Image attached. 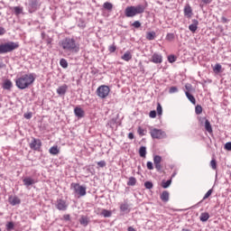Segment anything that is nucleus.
Returning a JSON list of instances; mask_svg holds the SVG:
<instances>
[{
	"mask_svg": "<svg viewBox=\"0 0 231 231\" xmlns=\"http://www.w3.org/2000/svg\"><path fill=\"white\" fill-rule=\"evenodd\" d=\"M60 46H61L62 50H64L65 53H79L80 51V45L75 41L73 38H65L60 42Z\"/></svg>",
	"mask_w": 231,
	"mask_h": 231,
	"instance_id": "f257e3e1",
	"label": "nucleus"
},
{
	"mask_svg": "<svg viewBox=\"0 0 231 231\" xmlns=\"http://www.w3.org/2000/svg\"><path fill=\"white\" fill-rule=\"evenodd\" d=\"M35 82V77L33 74H25L18 78L15 81L16 87L19 89H26L29 86H32V83Z\"/></svg>",
	"mask_w": 231,
	"mask_h": 231,
	"instance_id": "f03ea898",
	"label": "nucleus"
},
{
	"mask_svg": "<svg viewBox=\"0 0 231 231\" xmlns=\"http://www.w3.org/2000/svg\"><path fill=\"white\" fill-rule=\"evenodd\" d=\"M145 12V8L143 5H137V6H127L125 10V15L126 17H134L138 15V14H143Z\"/></svg>",
	"mask_w": 231,
	"mask_h": 231,
	"instance_id": "7ed1b4c3",
	"label": "nucleus"
},
{
	"mask_svg": "<svg viewBox=\"0 0 231 231\" xmlns=\"http://www.w3.org/2000/svg\"><path fill=\"white\" fill-rule=\"evenodd\" d=\"M17 48H19V42H8L2 43L0 44V54L10 53V51H14V50H17Z\"/></svg>",
	"mask_w": 231,
	"mask_h": 231,
	"instance_id": "20e7f679",
	"label": "nucleus"
},
{
	"mask_svg": "<svg viewBox=\"0 0 231 231\" xmlns=\"http://www.w3.org/2000/svg\"><path fill=\"white\" fill-rule=\"evenodd\" d=\"M150 134L154 140H163V138H167L165 131L158 128H152L150 130Z\"/></svg>",
	"mask_w": 231,
	"mask_h": 231,
	"instance_id": "39448f33",
	"label": "nucleus"
},
{
	"mask_svg": "<svg viewBox=\"0 0 231 231\" xmlns=\"http://www.w3.org/2000/svg\"><path fill=\"white\" fill-rule=\"evenodd\" d=\"M70 189L74 190L75 194H78L79 197L86 196V187L80 186L79 183L72 182L70 184Z\"/></svg>",
	"mask_w": 231,
	"mask_h": 231,
	"instance_id": "423d86ee",
	"label": "nucleus"
},
{
	"mask_svg": "<svg viewBox=\"0 0 231 231\" xmlns=\"http://www.w3.org/2000/svg\"><path fill=\"white\" fill-rule=\"evenodd\" d=\"M109 91H111L109 87L102 85L97 89V95L99 98H106L109 95Z\"/></svg>",
	"mask_w": 231,
	"mask_h": 231,
	"instance_id": "0eeeda50",
	"label": "nucleus"
},
{
	"mask_svg": "<svg viewBox=\"0 0 231 231\" xmlns=\"http://www.w3.org/2000/svg\"><path fill=\"white\" fill-rule=\"evenodd\" d=\"M42 146V142L40 139L32 138L30 143V147L32 151H39Z\"/></svg>",
	"mask_w": 231,
	"mask_h": 231,
	"instance_id": "6e6552de",
	"label": "nucleus"
},
{
	"mask_svg": "<svg viewBox=\"0 0 231 231\" xmlns=\"http://www.w3.org/2000/svg\"><path fill=\"white\" fill-rule=\"evenodd\" d=\"M39 3L37 0H28L27 8L30 12V14H33V12L37 11V6Z\"/></svg>",
	"mask_w": 231,
	"mask_h": 231,
	"instance_id": "1a4fd4ad",
	"label": "nucleus"
},
{
	"mask_svg": "<svg viewBox=\"0 0 231 231\" xmlns=\"http://www.w3.org/2000/svg\"><path fill=\"white\" fill-rule=\"evenodd\" d=\"M150 61L153 62V64H162V62H163V56L160 53L154 52Z\"/></svg>",
	"mask_w": 231,
	"mask_h": 231,
	"instance_id": "9d476101",
	"label": "nucleus"
},
{
	"mask_svg": "<svg viewBox=\"0 0 231 231\" xmlns=\"http://www.w3.org/2000/svg\"><path fill=\"white\" fill-rule=\"evenodd\" d=\"M56 208L58 210H68V204L66 203V200L64 199H58L56 202Z\"/></svg>",
	"mask_w": 231,
	"mask_h": 231,
	"instance_id": "9b49d317",
	"label": "nucleus"
},
{
	"mask_svg": "<svg viewBox=\"0 0 231 231\" xmlns=\"http://www.w3.org/2000/svg\"><path fill=\"white\" fill-rule=\"evenodd\" d=\"M153 163L155 165L156 171L160 172V171H162V156L155 155L153 157Z\"/></svg>",
	"mask_w": 231,
	"mask_h": 231,
	"instance_id": "f8f14e48",
	"label": "nucleus"
},
{
	"mask_svg": "<svg viewBox=\"0 0 231 231\" xmlns=\"http://www.w3.org/2000/svg\"><path fill=\"white\" fill-rule=\"evenodd\" d=\"M68 92V85L64 84L57 88V94L60 95V97H64L66 93Z\"/></svg>",
	"mask_w": 231,
	"mask_h": 231,
	"instance_id": "ddd939ff",
	"label": "nucleus"
},
{
	"mask_svg": "<svg viewBox=\"0 0 231 231\" xmlns=\"http://www.w3.org/2000/svg\"><path fill=\"white\" fill-rule=\"evenodd\" d=\"M23 182L26 188L31 187V185H35V180H33L32 177L24 178Z\"/></svg>",
	"mask_w": 231,
	"mask_h": 231,
	"instance_id": "4468645a",
	"label": "nucleus"
},
{
	"mask_svg": "<svg viewBox=\"0 0 231 231\" xmlns=\"http://www.w3.org/2000/svg\"><path fill=\"white\" fill-rule=\"evenodd\" d=\"M74 114L78 118H84L85 112L81 107L77 106L74 108Z\"/></svg>",
	"mask_w": 231,
	"mask_h": 231,
	"instance_id": "2eb2a0df",
	"label": "nucleus"
},
{
	"mask_svg": "<svg viewBox=\"0 0 231 231\" xmlns=\"http://www.w3.org/2000/svg\"><path fill=\"white\" fill-rule=\"evenodd\" d=\"M200 122H201V124H203V122L205 123V129H206V131H208V133H212V125H210V121H208V119L203 117L200 120Z\"/></svg>",
	"mask_w": 231,
	"mask_h": 231,
	"instance_id": "dca6fc26",
	"label": "nucleus"
},
{
	"mask_svg": "<svg viewBox=\"0 0 231 231\" xmlns=\"http://www.w3.org/2000/svg\"><path fill=\"white\" fill-rule=\"evenodd\" d=\"M9 203L13 207H15V205H21V199L18 197H11L9 198Z\"/></svg>",
	"mask_w": 231,
	"mask_h": 231,
	"instance_id": "f3484780",
	"label": "nucleus"
},
{
	"mask_svg": "<svg viewBox=\"0 0 231 231\" xmlns=\"http://www.w3.org/2000/svg\"><path fill=\"white\" fill-rule=\"evenodd\" d=\"M199 24V22H198V20L196 19L192 20V23L189 26V30H190L192 33L196 32V30H198Z\"/></svg>",
	"mask_w": 231,
	"mask_h": 231,
	"instance_id": "a211bd4d",
	"label": "nucleus"
},
{
	"mask_svg": "<svg viewBox=\"0 0 231 231\" xmlns=\"http://www.w3.org/2000/svg\"><path fill=\"white\" fill-rule=\"evenodd\" d=\"M184 15L186 17H192V7H190V5H186L184 7Z\"/></svg>",
	"mask_w": 231,
	"mask_h": 231,
	"instance_id": "6ab92c4d",
	"label": "nucleus"
},
{
	"mask_svg": "<svg viewBox=\"0 0 231 231\" xmlns=\"http://www.w3.org/2000/svg\"><path fill=\"white\" fill-rule=\"evenodd\" d=\"M79 223L82 226H88V225H89V218L86 216H82L79 219Z\"/></svg>",
	"mask_w": 231,
	"mask_h": 231,
	"instance_id": "aec40b11",
	"label": "nucleus"
},
{
	"mask_svg": "<svg viewBox=\"0 0 231 231\" xmlns=\"http://www.w3.org/2000/svg\"><path fill=\"white\" fill-rule=\"evenodd\" d=\"M13 86L14 85L12 84V81L10 79H6V80H5V82L3 84V89L10 90V89H12Z\"/></svg>",
	"mask_w": 231,
	"mask_h": 231,
	"instance_id": "412c9836",
	"label": "nucleus"
},
{
	"mask_svg": "<svg viewBox=\"0 0 231 231\" xmlns=\"http://www.w3.org/2000/svg\"><path fill=\"white\" fill-rule=\"evenodd\" d=\"M210 218V215L207 212L201 213L199 219L200 221H202V223H206V221H208V219Z\"/></svg>",
	"mask_w": 231,
	"mask_h": 231,
	"instance_id": "4be33fe9",
	"label": "nucleus"
},
{
	"mask_svg": "<svg viewBox=\"0 0 231 231\" xmlns=\"http://www.w3.org/2000/svg\"><path fill=\"white\" fill-rule=\"evenodd\" d=\"M121 59L123 60H125V62H129V60H131V59H133V55L131 54V52L126 51L122 57Z\"/></svg>",
	"mask_w": 231,
	"mask_h": 231,
	"instance_id": "5701e85b",
	"label": "nucleus"
},
{
	"mask_svg": "<svg viewBox=\"0 0 231 231\" xmlns=\"http://www.w3.org/2000/svg\"><path fill=\"white\" fill-rule=\"evenodd\" d=\"M185 95L187 98L189 100V102H191V104H194V106H196V97H194V96H192V94H190L189 91H186Z\"/></svg>",
	"mask_w": 231,
	"mask_h": 231,
	"instance_id": "b1692460",
	"label": "nucleus"
},
{
	"mask_svg": "<svg viewBox=\"0 0 231 231\" xmlns=\"http://www.w3.org/2000/svg\"><path fill=\"white\" fill-rule=\"evenodd\" d=\"M161 199L164 203H167V201H169V191H162V193L161 194Z\"/></svg>",
	"mask_w": 231,
	"mask_h": 231,
	"instance_id": "393cba45",
	"label": "nucleus"
},
{
	"mask_svg": "<svg viewBox=\"0 0 231 231\" xmlns=\"http://www.w3.org/2000/svg\"><path fill=\"white\" fill-rule=\"evenodd\" d=\"M103 8L105 10H107V12H113V4H111L109 2H105L103 4Z\"/></svg>",
	"mask_w": 231,
	"mask_h": 231,
	"instance_id": "a878e982",
	"label": "nucleus"
},
{
	"mask_svg": "<svg viewBox=\"0 0 231 231\" xmlns=\"http://www.w3.org/2000/svg\"><path fill=\"white\" fill-rule=\"evenodd\" d=\"M50 154H53L54 156L59 154L60 151L59 150V146H52L49 150Z\"/></svg>",
	"mask_w": 231,
	"mask_h": 231,
	"instance_id": "bb28decb",
	"label": "nucleus"
},
{
	"mask_svg": "<svg viewBox=\"0 0 231 231\" xmlns=\"http://www.w3.org/2000/svg\"><path fill=\"white\" fill-rule=\"evenodd\" d=\"M139 154L141 158H145L147 155V148L145 146H141L139 149Z\"/></svg>",
	"mask_w": 231,
	"mask_h": 231,
	"instance_id": "cd10ccee",
	"label": "nucleus"
},
{
	"mask_svg": "<svg viewBox=\"0 0 231 231\" xmlns=\"http://www.w3.org/2000/svg\"><path fill=\"white\" fill-rule=\"evenodd\" d=\"M121 212H129V204L127 202H124L120 205Z\"/></svg>",
	"mask_w": 231,
	"mask_h": 231,
	"instance_id": "c85d7f7f",
	"label": "nucleus"
},
{
	"mask_svg": "<svg viewBox=\"0 0 231 231\" xmlns=\"http://www.w3.org/2000/svg\"><path fill=\"white\" fill-rule=\"evenodd\" d=\"M155 37H156V32H149L146 34V39L148 41H154Z\"/></svg>",
	"mask_w": 231,
	"mask_h": 231,
	"instance_id": "c756f323",
	"label": "nucleus"
},
{
	"mask_svg": "<svg viewBox=\"0 0 231 231\" xmlns=\"http://www.w3.org/2000/svg\"><path fill=\"white\" fill-rule=\"evenodd\" d=\"M127 185H128V187H134V185H136V178L130 177L128 179Z\"/></svg>",
	"mask_w": 231,
	"mask_h": 231,
	"instance_id": "7c9ffc66",
	"label": "nucleus"
},
{
	"mask_svg": "<svg viewBox=\"0 0 231 231\" xmlns=\"http://www.w3.org/2000/svg\"><path fill=\"white\" fill-rule=\"evenodd\" d=\"M101 216H103V217H111V216H113V213L107 209H103L101 211Z\"/></svg>",
	"mask_w": 231,
	"mask_h": 231,
	"instance_id": "2f4dec72",
	"label": "nucleus"
},
{
	"mask_svg": "<svg viewBox=\"0 0 231 231\" xmlns=\"http://www.w3.org/2000/svg\"><path fill=\"white\" fill-rule=\"evenodd\" d=\"M172 183L171 180H168L167 181L163 180L162 182V189H169L171 187V184Z\"/></svg>",
	"mask_w": 231,
	"mask_h": 231,
	"instance_id": "473e14b6",
	"label": "nucleus"
},
{
	"mask_svg": "<svg viewBox=\"0 0 231 231\" xmlns=\"http://www.w3.org/2000/svg\"><path fill=\"white\" fill-rule=\"evenodd\" d=\"M14 14L21 15V14H23V7H21V6H14Z\"/></svg>",
	"mask_w": 231,
	"mask_h": 231,
	"instance_id": "72a5a7b5",
	"label": "nucleus"
},
{
	"mask_svg": "<svg viewBox=\"0 0 231 231\" xmlns=\"http://www.w3.org/2000/svg\"><path fill=\"white\" fill-rule=\"evenodd\" d=\"M5 226L7 231H12L15 228V224L14 222H8Z\"/></svg>",
	"mask_w": 231,
	"mask_h": 231,
	"instance_id": "f704fd0d",
	"label": "nucleus"
},
{
	"mask_svg": "<svg viewBox=\"0 0 231 231\" xmlns=\"http://www.w3.org/2000/svg\"><path fill=\"white\" fill-rule=\"evenodd\" d=\"M196 115H201L203 113V107L200 105H197L195 107Z\"/></svg>",
	"mask_w": 231,
	"mask_h": 231,
	"instance_id": "c9c22d12",
	"label": "nucleus"
},
{
	"mask_svg": "<svg viewBox=\"0 0 231 231\" xmlns=\"http://www.w3.org/2000/svg\"><path fill=\"white\" fill-rule=\"evenodd\" d=\"M137 133L140 136H145V133H147V131L142 128L141 126H139L137 129Z\"/></svg>",
	"mask_w": 231,
	"mask_h": 231,
	"instance_id": "e433bc0d",
	"label": "nucleus"
},
{
	"mask_svg": "<svg viewBox=\"0 0 231 231\" xmlns=\"http://www.w3.org/2000/svg\"><path fill=\"white\" fill-rule=\"evenodd\" d=\"M60 66H61V68H68V60H64V59H61L60 60Z\"/></svg>",
	"mask_w": 231,
	"mask_h": 231,
	"instance_id": "4c0bfd02",
	"label": "nucleus"
},
{
	"mask_svg": "<svg viewBox=\"0 0 231 231\" xmlns=\"http://www.w3.org/2000/svg\"><path fill=\"white\" fill-rule=\"evenodd\" d=\"M210 167L213 169V171H216L217 169V162L215 159H212L210 162Z\"/></svg>",
	"mask_w": 231,
	"mask_h": 231,
	"instance_id": "58836bf2",
	"label": "nucleus"
},
{
	"mask_svg": "<svg viewBox=\"0 0 231 231\" xmlns=\"http://www.w3.org/2000/svg\"><path fill=\"white\" fill-rule=\"evenodd\" d=\"M144 187H145V189H148L149 190H151V189H152V187H154V185L151 181H145Z\"/></svg>",
	"mask_w": 231,
	"mask_h": 231,
	"instance_id": "ea45409f",
	"label": "nucleus"
},
{
	"mask_svg": "<svg viewBox=\"0 0 231 231\" xmlns=\"http://www.w3.org/2000/svg\"><path fill=\"white\" fill-rule=\"evenodd\" d=\"M176 60H177V58H176V56H174V55H170V56H168V61H169L171 64H172L173 62H176Z\"/></svg>",
	"mask_w": 231,
	"mask_h": 231,
	"instance_id": "a19ab883",
	"label": "nucleus"
},
{
	"mask_svg": "<svg viewBox=\"0 0 231 231\" xmlns=\"http://www.w3.org/2000/svg\"><path fill=\"white\" fill-rule=\"evenodd\" d=\"M163 113V108L162 107V105L160 103L157 104V114L159 116H162V114Z\"/></svg>",
	"mask_w": 231,
	"mask_h": 231,
	"instance_id": "79ce46f5",
	"label": "nucleus"
},
{
	"mask_svg": "<svg viewBox=\"0 0 231 231\" xmlns=\"http://www.w3.org/2000/svg\"><path fill=\"white\" fill-rule=\"evenodd\" d=\"M178 87H171V88H170V89H169V93H170V95H172V94H174V93H178Z\"/></svg>",
	"mask_w": 231,
	"mask_h": 231,
	"instance_id": "37998d69",
	"label": "nucleus"
},
{
	"mask_svg": "<svg viewBox=\"0 0 231 231\" xmlns=\"http://www.w3.org/2000/svg\"><path fill=\"white\" fill-rule=\"evenodd\" d=\"M166 41H174V33L170 32L166 35Z\"/></svg>",
	"mask_w": 231,
	"mask_h": 231,
	"instance_id": "c03bdc74",
	"label": "nucleus"
},
{
	"mask_svg": "<svg viewBox=\"0 0 231 231\" xmlns=\"http://www.w3.org/2000/svg\"><path fill=\"white\" fill-rule=\"evenodd\" d=\"M146 167L148 171H152V169H154V166L152 164V162H147L146 163Z\"/></svg>",
	"mask_w": 231,
	"mask_h": 231,
	"instance_id": "a18cd8bd",
	"label": "nucleus"
},
{
	"mask_svg": "<svg viewBox=\"0 0 231 231\" xmlns=\"http://www.w3.org/2000/svg\"><path fill=\"white\" fill-rule=\"evenodd\" d=\"M132 26H134V28H140V26H142V23H140V21H135L132 23Z\"/></svg>",
	"mask_w": 231,
	"mask_h": 231,
	"instance_id": "49530a36",
	"label": "nucleus"
},
{
	"mask_svg": "<svg viewBox=\"0 0 231 231\" xmlns=\"http://www.w3.org/2000/svg\"><path fill=\"white\" fill-rule=\"evenodd\" d=\"M210 196H212V189L208 190V192L203 197V199H207L210 198Z\"/></svg>",
	"mask_w": 231,
	"mask_h": 231,
	"instance_id": "de8ad7c7",
	"label": "nucleus"
},
{
	"mask_svg": "<svg viewBox=\"0 0 231 231\" xmlns=\"http://www.w3.org/2000/svg\"><path fill=\"white\" fill-rule=\"evenodd\" d=\"M109 52L110 53H115L116 51V46L115 45V44H113V45H111L110 47H109Z\"/></svg>",
	"mask_w": 231,
	"mask_h": 231,
	"instance_id": "09e8293b",
	"label": "nucleus"
},
{
	"mask_svg": "<svg viewBox=\"0 0 231 231\" xmlns=\"http://www.w3.org/2000/svg\"><path fill=\"white\" fill-rule=\"evenodd\" d=\"M185 89H186V91H188V93H189V91H190V90L192 89V85H191L190 83H187V84L185 85Z\"/></svg>",
	"mask_w": 231,
	"mask_h": 231,
	"instance_id": "8fccbe9b",
	"label": "nucleus"
},
{
	"mask_svg": "<svg viewBox=\"0 0 231 231\" xmlns=\"http://www.w3.org/2000/svg\"><path fill=\"white\" fill-rule=\"evenodd\" d=\"M150 118H156V110H152L149 114Z\"/></svg>",
	"mask_w": 231,
	"mask_h": 231,
	"instance_id": "3c124183",
	"label": "nucleus"
},
{
	"mask_svg": "<svg viewBox=\"0 0 231 231\" xmlns=\"http://www.w3.org/2000/svg\"><path fill=\"white\" fill-rule=\"evenodd\" d=\"M215 71H217L218 73L221 71V64L217 63L215 65Z\"/></svg>",
	"mask_w": 231,
	"mask_h": 231,
	"instance_id": "603ef678",
	"label": "nucleus"
},
{
	"mask_svg": "<svg viewBox=\"0 0 231 231\" xmlns=\"http://www.w3.org/2000/svg\"><path fill=\"white\" fill-rule=\"evenodd\" d=\"M225 149L226 151H231V142H228L225 144Z\"/></svg>",
	"mask_w": 231,
	"mask_h": 231,
	"instance_id": "864d4df0",
	"label": "nucleus"
},
{
	"mask_svg": "<svg viewBox=\"0 0 231 231\" xmlns=\"http://www.w3.org/2000/svg\"><path fill=\"white\" fill-rule=\"evenodd\" d=\"M98 167H106V162L105 161H100L97 162Z\"/></svg>",
	"mask_w": 231,
	"mask_h": 231,
	"instance_id": "5fc2aeb1",
	"label": "nucleus"
},
{
	"mask_svg": "<svg viewBox=\"0 0 231 231\" xmlns=\"http://www.w3.org/2000/svg\"><path fill=\"white\" fill-rule=\"evenodd\" d=\"M23 116L26 118V120H30V118H32V113L24 114Z\"/></svg>",
	"mask_w": 231,
	"mask_h": 231,
	"instance_id": "6e6d98bb",
	"label": "nucleus"
},
{
	"mask_svg": "<svg viewBox=\"0 0 231 231\" xmlns=\"http://www.w3.org/2000/svg\"><path fill=\"white\" fill-rule=\"evenodd\" d=\"M5 33H6V29L0 27V35H5Z\"/></svg>",
	"mask_w": 231,
	"mask_h": 231,
	"instance_id": "4d7b16f0",
	"label": "nucleus"
},
{
	"mask_svg": "<svg viewBox=\"0 0 231 231\" xmlns=\"http://www.w3.org/2000/svg\"><path fill=\"white\" fill-rule=\"evenodd\" d=\"M128 138H129V140H134V134L129 133L128 134Z\"/></svg>",
	"mask_w": 231,
	"mask_h": 231,
	"instance_id": "13d9d810",
	"label": "nucleus"
},
{
	"mask_svg": "<svg viewBox=\"0 0 231 231\" xmlns=\"http://www.w3.org/2000/svg\"><path fill=\"white\" fill-rule=\"evenodd\" d=\"M211 2V0H202V3H204V5H210Z\"/></svg>",
	"mask_w": 231,
	"mask_h": 231,
	"instance_id": "bf43d9fd",
	"label": "nucleus"
},
{
	"mask_svg": "<svg viewBox=\"0 0 231 231\" xmlns=\"http://www.w3.org/2000/svg\"><path fill=\"white\" fill-rule=\"evenodd\" d=\"M64 219L65 221H69V215H65Z\"/></svg>",
	"mask_w": 231,
	"mask_h": 231,
	"instance_id": "052dcab7",
	"label": "nucleus"
},
{
	"mask_svg": "<svg viewBox=\"0 0 231 231\" xmlns=\"http://www.w3.org/2000/svg\"><path fill=\"white\" fill-rule=\"evenodd\" d=\"M127 231H136V229H134L133 226H129L127 228Z\"/></svg>",
	"mask_w": 231,
	"mask_h": 231,
	"instance_id": "680f3d73",
	"label": "nucleus"
},
{
	"mask_svg": "<svg viewBox=\"0 0 231 231\" xmlns=\"http://www.w3.org/2000/svg\"><path fill=\"white\" fill-rule=\"evenodd\" d=\"M221 20H222V23H226L227 21V19L225 16H222Z\"/></svg>",
	"mask_w": 231,
	"mask_h": 231,
	"instance_id": "e2e57ef3",
	"label": "nucleus"
},
{
	"mask_svg": "<svg viewBox=\"0 0 231 231\" xmlns=\"http://www.w3.org/2000/svg\"><path fill=\"white\" fill-rule=\"evenodd\" d=\"M181 231H190V229L183 228Z\"/></svg>",
	"mask_w": 231,
	"mask_h": 231,
	"instance_id": "0e129e2a",
	"label": "nucleus"
},
{
	"mask_svg": "<svg viewBox=\"0 0 231 231\" xmlns=\"http://www.w3.org/2000/svg\"><path fill=\"white\" fill-rule=\"evenodd\" d=\"M85 26H86V25H85L84 23L81 24V27H82V28H85Z\"/></svg>",
	"mask_w": 231,
	"mask_h": 231,
	"instance_id": "69168bd1",
	"label": "nucleus"
},
{
	"mask_svg": "<svg viewBox=\"0 0 231 231\" xmlns=\"http://www.w3.org/2000/svg\"><path fill=\"white\" fill-rule=\"evenodd\" d=\"M174 176H176V173H173L172 178H174Z\"/></svg>",
	"mask_w": 231,
	"mask_h": 231,
	"instance_id": "338daca9",
	"label": "nucleus"
},
{
	"mask_svg": "<svg viewBox=\"0 0 231 231\" xmlns=\"http://www.w3.org/2000/svg\"><path fill=\"white\" fill-rule=\"evenodd\" d=\"M0 231H1V229H0Z\"/></svg>",
	"mask_w": 231,
	"mask_h": 231,
	"instance_id": "774afa93",
	"label": "nucleus"
}]
</instances>
